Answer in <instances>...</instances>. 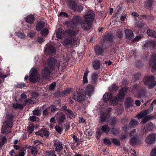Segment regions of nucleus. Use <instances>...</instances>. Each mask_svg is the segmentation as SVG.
Instances as JSON below:
<instances>
[{
  "label": "nucleus",
  "instance_id": "1",
  "mask_svg": "<svg viewBox=\"0 0 156 156\" xmlns=\"http://www.w3.org/2000/svg\"><path fill=\"white\" fill-rule=\"evenodd\" d=\"M13 117V115L12 114L6 116L2 126V133L7 134L11 132V129L12 126Z\"/></svg>",
  "mask_w": 156,
  "mask_h": 156
},
{
  "label": "nucleus",
  "instance_id": "2",
  "mask_svg": "<svg viewBox=\"0 0 156 156\" xmlns=\"http://www.w3.org/2000/svg\"><path fill=\"white\" fill-rule=\"evenodd\" d=\"M127 89L126 88L123 87L119 90L118 94L115 98H111L110 100V104L112 105H116L118 101H122L125 96L126 93L127 92Z\"/></svg>",
  "mask_w": 156,
  "mask_h": 156
},
{
  "label": "nucleus",
  "instance_id": "3",
  "mask_svg": "<svg viewBox=\"0 0 156 156\" xmlns=\"http://www.w3.org/2000/svg\"><path fill=\"white\" fill-rule=\"evenodd\" d=\"M61 62L60 60H56L53 58H49L48 60V64L49 67L51 69H59L60 66Z\"/></svg>",
  "mask_w": 156,
  "mask_h": 156
},
{
  "label": "nucleus",
  "instance_id": "4",
  "mask_svg": "<svg viewBox=\"0 0 156 156\" xmlns=\"http://www.w3.org/2000/svg\"><path fill=\"white\" fill-rule=\"evenodd\" d=\"M154 78L152 75L145 76L144 79V84L148 85L150 88L154 87L156 85V82L154 80Z\"/></svg>",
  "mask_w": 156,
  "mask_h": 156
},
{
  "label": "nucleus",
  "instance_id": "5",
  "mask_svg": "<svg viewBox=\"0 0 156 156\" xmlns=\"http://www.w3.org/2000/svg\"><path fill=\"white\" fill-rule=\"evenodd\" d=\"M29 79L31 82H35L38 80V73L35 68H32L30 71Z\"/></svg>",
  "mask_w": 156,
  "mask_h": 156
},
{
  "label": "nucleus",
  "instance_id": "6",
  "mask_svg": "<svg viewBox=\"0 0 156 156\" xmlns=\"http://www.w3.org/2000/svg\"><path fill=\"white\" fill-rule=\"evenodd\" d=\"M92 21L84 19L81 22L80 25L82 29L85 30H87L92 27Z\"/></svg>",
  "mask_w": 156,
  "mask_h": 156
},
{
  "label": "nucleus",
  "instance_id": "7",
  "mask_svg": "<svg viewBox=\"0 0 156 156\" xmlns=\"http://www.w3.org/2000/svg\"><path fill=\"white\" fill-rule=\"evenodd\" d=\"M73 98L77 101L81 102L84 100L85 96L81 93L77 92L73 94Z\"/></svg>",
  "mask_w": 156,
  "mask_h": 156
},
{
  "label": "nucleus",
  "instance_id": "8",
  "mask_svg": "<svg viewBox=\"0 0 156 156\" xmlns=\"http://www.w3.org/2000/svg\"><path fill=\"white\" fill-rule=\"evenodd\" d=\"M95 16L94 12L92 10H89L83 15V17L84 19L93 22Z\"/></svg>",
  "mask_w": 156,
  "mask_h": 156
},
{
  "label": "nucleus",
  "instance_id": "9",
  "mask_svg": "<svg viewBox=\"0 0 156 156\" xmlns=\"http://www.w3.org/2000/svg\"><path fill=\"white\" fill-rule=\"evenodd\" d=\"M53 142L54 146L55 147V151L58 152H60L63 148L62 142L57 139L54 140Z\"/></svg>",
  "mask_w": 156,
  "mask_h": 156
},
{
  "label": "nucleus",
  "instance_id": "10",
  "mask_svg": "<svg viewBox=\"0 0 156 156\" xmlns=\"http://www.w3.org/2000/svg\"><path fill=\"white\" fill-rule=\"evenodd\" d=\"M53 70L47 67H44L42 69V75L43 77L47 79L49 77L50 75Z\"/></svg>",
  "mask_w": 156,
  "mask_h": 156
},
{
  "label": "nucleus",
  "instance_id": "11",
  "mask_svg": "<svg viewBox=\"0 0 156 156\" xmlns=\"http://www.w3.org/2000/svg\"><path fill=\"white\" fill-rule=\"evenodd\" d=\"M156 140V134L155 133H151L147 136L146 139V142L148 144H153Z\"/></svg>",
  "mask_w": 156,
  "mask_h": 156
},
{
  "label": "nucleus",
  "instance_id": "12",
  "mask_svg": "<svg viewBox=\"0 0 156 156\" xmlns=\"http://www.w3.org/2000/svg\"><path fill=\"white\" fill-rule=\"evenodd\" d=\"M81 17L78 16H74L72 18V22L73 24L75 25H80V23L82 21Z\"/></svg>",
  "mask_w": 156,
  "mask_h": 156
},
{
  "label": "nucleus",
  "instance_id": "13",
  "mask_svg": "<svg viewBox=\"0 0 156 156\" xmlns=\"http://www.w3.org/2000/svg\"><path fill=\"white\" fill-rule=\"evenodd\" d=\"M101 121L102 122H104L106 121L107 118L110 116V110H109L107 111L105 113L102 112L101 114Z\"/></svg>",
  "mask_w": 156,
  "mask_h": 156
},
{
  "label": "nucleus",
  "instance_id": "14",
  "mask_svg": "<svg viewBox=\"0 0 156 156\" xmlns=\"http://www.w3.org/2000/svg\"><path fill=\"white\" fill-rule=\"evenodd\" d=\"M94 88L93 86L90 85H87L85 90V93L88 96H91L94 93Z\"/></svg>",
  "mask_w": 156,
  "mask_h": 156
},
{
  "label": "nucleus",
  "instance_id": "15",
  "mask_svg": "<svg viewBox=\"0 0 156 156\" xmlns=\"http://www.w3.org/2000/svg\"><path fill=\"white\" fill-rule=\"evenodd\" d=\"M153 110V107L151 105L147 109V110L137 115L136 117L138 118H140L141 117H143L146 116V115L149 113L150 112L152 111Z\"/></svg>",
  "mask_w": 156,
  "mask_h": 156
},
{
  "label": "nucleus",
  "instance_id": "16",
  "mask_svg": "<svg viewBox=\"0 0 156 156\" xmlns=\"http://www.w3.org/2000/svg\"><path fill=\"white\" fill-rule=\"evenodd\" d=\"M45 51L46 52L53 54L55 52V50L54 46L48 44L45 48Z\"/></svg>",
  "mask_w": 156,
  "mask_h": 156
},
{
  "label": "nucleus",
  "instance_id": "17",
  "mask_svg": "<svg viewBox=\"0 0 156 156\" xmlns=\"http://www.w3.org/2000/svg\"><path fill=\"white\" fill-rule=\"evenodd\" d=\"M68 5L69 7L73 10H75L76 4L74 0H67Z\"/></svg>",
  "mask_w": 156,
  "mask_h": 156
},
{
  "label": "nucleus",
  "instance_id": "18",
  "mask_svg": "<svg viewBox=\"0 0 156 156\" xmlns=\"http://www.w3.org/2000/svg\"><path fill=\"white\" fill-rule=\"evenodd\" d=\"M56 34L57 38L62 39L65 35L64 32L63 30L59 29L57 31Z\"/></svg>",
  "mask_w": 156,
  "mask_h": 156
},
{
  "label": "nucleus",
  "instance_id": "19",
  "mask_svg": "<svg viewBox=\"0 0 156 156\" xmlns=\"http://www.w3.org/2000/svg\"><path fill=\"white\" fill-rule=\"evenodd\" d=\"M153 127L154 126L152 123L151 122H149L147 124L146 126L145 127L144 130L145 132H148L152 130Z\"/></svg>",
  "mask_w": 156,
  "mask_h": 156
},
{
  "label": "nucleus",
  "instance_id": "20",
  "mask_svg": "<svg viewBox=\"0 0 156 156\" xmlns=\"http://www.w3.org/2000/svg\"><path fill=\"white\" fill-rule=\"evenodd\" d=\"M133 100L132 99L129 97L126 98L125 100V105L127 108L130 107L132 104Z\"/></svg>",
  "mask_w": 156,
  "mask_h": 156
},
{
  "label": "nucleus",
  "instance_id": "21",
  "mask_svg": "<svg viewBox=\"0 0 156 156\" xmlns=\"http://www.w3.org/2000/svg\"><path fill=\"white\" fill-rule=\"evenodd\" d=\"M25 20L29 23H32L34 21V16L33 15H29L25 18Z\"/></svg>",
  "mask_w": 156,
  "mask_h": 156
},
{
  "label": "nucleus",
  "instance_id": "22",
  "mask_svg": "<svg viewBox=\"0 0 156 156\" xmlns=\"http://www.w3.org/2000/svg\"><path fill=\"white\" fill-rule=\"evenodd\" d=\"M94 49L96 54L98 55H100L103 52L102 48L99 46L95 47Z\"/></svg>",
  "mask_w": 156,
  "mask_h": 156
},
{
  "label": "nucleus",
  "instance_id": "23",
  "mask_svg": "<svg viewBox=\"0 0 156 156\" xmlns=\"http://www.w3.org/2000/svg\"><path fill=\"white\" fill-rule=\"evenodd\" d=\"M77 30H74L72 29L68 30L66 31V32L70 36H74L78 34Z\"/></svg>",
  "mask_w": 156,
  "mask_h": 156
},
{
  "label": "nucleus",
  "instance_id": "24",
  "mask_svg": "<svg viewBox=\"0 0 156 156\" xmlns=\"http://www.w3.org/2000/svg\"><path fill=\"white\" fill-rule=\"evenodd\" d=\"M125 32L126 37L127 38L130 39L133 37V33L130 30H126Z\"/></svg>",
  "mask_w": 156,
  "mask_h": 156
},
{
  "label": "nucleus",
  "instance_id": "25",
  "mask_svg": "<svg viewBox=\"0 0 156 156\" xmlns=\"http://www.w3.org/2000/svg\"><path fill=\"white\" fill-rule=\"evenodd\" d=\"M66 119V117L65 115L64 114H62L57 119V122L59 124H62Z\"/></svg>",
  "mask_w": 156,
  "mask_h": 156
},
{
  "label": "nucleus",
  "instance_id": "26",
  "mask_svg": "<svg viewBox=\"0 0 156 156\" xmlns=\"http://www.w3.org/2000/svg\"><path fill=\"white\" fill-rule=\"evenodd\" d=\"M79 44V39L76 37H73L72 39L71 45L73 46L76 47Z\"/></svg>",
  "mask_w": 156,
  "mask_h": 156
},
{
  "label": "nucleus",
  "instance_id": "27",
  "mask_svg": "<svg viewBox=\"0 0 156 156\" xmlns=\"http://www.w3.org/2000/svg\"><path fill=\"white\" fill-rule=\"evenodd\" d=\"M101 130L103 132L107 134L110 130V128L107 125H104L101 128Z\"/></svg>",
  "mask_w": 156,
  "mask_h": 156
},
{
  "label": "nucleus",
  "instance_id": "28",
  "mask_svg": "<svg viewBox=\"0 0 156 156\" xmlns=\"http://www.w3.org/2000/svg\"><path fill=\"white\" fill-rule=\"evenodd\" d=\"M112 95L110 93H106L103 96V99L105 101H107L112 98Z\"/></svg>",
  "mask_w": 156,
  "mask_h": 156
},
{
  "label": "nucleus",
  "instance_id": "29",
  "mask_svg": "<svg viewBox=\"0 0 156 156\" xmlns=\"http://www.w3.org/2000/svg\"><path fill=\"white\" fill-rule=\"evenodd\" d=\"M45 26V23L43 22L38 23L36 27V29L38 31H40Z\"/></svg>",
  "mask_w": 156,
  "mask_h": 156
},
{
  "label": "nucleus",
  "instance_id": "30",
  "mask_svg": "<svg viewBox=\"0 0 156 156\" xmlns=\"http://www.w3.org/2000/svg\"><path fill=\"white\" fill-rule=\"evenodd\" d=\"M143 118V119L141 121V123H146L148 121H149L150 119H152L153 118L151 116H150V115H146L144 117H141L140 118Z\"/></svg>",
  "mask_w": 156,
  "mask_h": 156
},
{
  "label": "nucleus",
  "instance_id": "31",
  "mask_svg": "<svg viewBox=\"0 0 156 156\" xmlns=\"http://www.w3.org/2000/svg\"><path fill=\"white\" fill-rule=\"evenodd\" d=\"M138 123V122L136 119L132 120L129 123L130 127H134L136 126Z\"/></svg>",
  "mask_w": 156,
  "mask_h": 156
},
{
  "label": "nucleus",
  "instance_id": "32",
  "mask_svg": "<svg viewBox=\"0 0 156 156\" xmlns=\"http://www.w3.org/2000/svg\"><path fill=\"white\" fill-rule=\"evenodd\" d=\"M147 34L151 37H156V32L152 30L148 29L147 32Z\"/></svg>",
  "mask_w": 156,
  "mask_h": 156
},
{
  "label": "nucleus",
  "instance_id": "33",
  "mask_svg": "<svg viewBox=\"0 0 156 156\" xmlns=\"http://www.w3.org/2000/svg\"><path fill=\"white\" fill-rule=\"evenodd\" d=\"M12 107L15 109L19 108L20 109H22L23 108L22 105L17 103H13L12 104Z\"/></svg>",
  "mask_w": 156,
  "mask_h": 156
},
{
  "label": "nucleus",
  "instance_id": "34",
  "mask_svg": "<svg viewBox=\"0 0 156 156\" xmlns=\"http://www.w3.org/2000/svg\"><path fill=\"white\" fill-rule=\"evenodd\" d=\"M152 0H148L145 2L144 6L145 8H149L151 7L152 3Z\"/></svg>",
  "mask_w": 156,
  "mask_h": 156
},
{
  "label": "nucleus",
  "instance_id": "35",
  "mask_svg": "<svg viewBox=\"0 0 156 156\" xmlns=\"http://www.w3.org/2000/svg\"><path fill=\"white\" fill-rule=\"evenodd\" d=\"M100 63L97 60H95L93 62V66L95 69H97L99 68Z\"/></svg>",
  "mask_w": 156,
  "mask_h": 156
},
{
  "label": "nucleus",
  "instance_id": "36",
  "mask_svg": "<svg viewBox=\"0 0 156 156\" xmlns=\"http://www.w3.org/2000/svg\"><path fill=\"white\" fill-rule=\"evenodd\" d=\"M145 89H144L141 91L140 90L139 91L137 94H136L135 96L137 98H140L142 96L144 95V93L145 92Z\"/></svg>",
  "mask_w": 156,
  "mask_h": 156
},
{
  "label": "nucleus",
  "instance_id": "37",
  "mask_svg": "<svg viewBox=\"0 0 156 156\" xmlns=\"http://www.w3.org/2000/svg\"><path fill=\"white\" fill-rule=\"evenodd\" d=\"M88 73V71H87L83 74V83H86L87 82V76Z\"/></svg>",
  "mask_w": 156,
  "mask_h": 156
},
{
  "label": "nucleus",
  "instance_id": "38",
  "mask_svg": "<svg viewBox=\"0 0 156 156\" xmlns=\"http://www.w3.org/2000/svg\"><path fill=\"white\" fill-rule=\"evenodd\" d=\"M55 154V151L52 150L47 151L44 153L45 155L46 156H53Z\"/></svg>",
  "mask_w": 156,
  "mask_h": 156
},
{
  "label": "nucleus",
  "instance_id": "39",
  "mask_svg": "<svg viewBox=\"0 0 156 156\" xmlns=\"http://www.w3.org/2000/svg\"><path fill=\"white\" fill-rule=\"evenodd\" d=\"M30 150L31 153L33 156H35L37 153V148L35 147H31Z\"/></svg>",
  "mask_w": 156,
  "mask_h": 156
},
{
  "label": "nucleus",
  "instance_id": "40",
  "mask_svg": "<svg viewBox=\"0 0 156 156\" xmlns=\"http://www.w3.org/2000/svg\"><path fill=\"white\" fill-rule=\"evenodd\" d=\"M34 101L33 100H31L30 99H27L25 100L23 103V105H29L32 103H34Z\"/></svg>",
  "mask_w": 156,
  "mask_h": 156
},
{
  "label": "nucleus",
  "instance_id": "41",
  "mask_svg": "<svg viewBox=\"0 0 156 156\" xmlns=\"http://www.w3.org/2000/svg\"><path fill=\"white\" fill-rule=\"evenodd\" d=\"M41 132H42L41 133H42V137H43L44 136H48L49 135V133L48 131L44 129H41Z\"/></svg>",
  "mask_w": 156,
  "mask_h": 156
},
{
  "label": "nucleus",
  "instance_id": "42",
  "mask_svg": "<svg viewBox=\"0 0 156 156\" xmlns=\"http://www.w3.org/2000/svg\"><path fill=\"white\" fill-rule=\"evenodd\" d=\"M151 61H156V53L152 54L151 56V61L150 62L149 64L150 65H152V64L151 62Z\"/></svg>",
  "mask_w": 156,
  "mask_h": 156
},
{
  "label": "nucleus",
  "instance_id": "43",
  "mask_svg": "<svg viewBox=\"0 0 156 156\" xmlns=\"http://www.w3.org/2000/svg\"><path fill=\"white\" fill-rule=\"evenodd\" d=\"M118 89V87L116 85L113 84L110 87L109 90L110 91H113L116 90Z\"/></svg>",
  "mask_w": 156,
  "mask_h": 156
},
{
  "label": "nucleus",
  "instance_id": "44",
  "mask_svg": "<svg viewBox=\"0 0 156 156\" xmlns=\"http://www.w3.org/2000/svg\"><path fill=\"white\" fill-rule=\"evenodd\" d=\"M48 33V31L46 28H44L41 32V34L43 36H45L47 35Z\"/></svg>",
  "mask_w": 156,
  "mask_h": 156
},
{
  "label": "nucleus",
  "instance_id": "45",
  "mask_svg": "<svg viewBox=\"0 0 156 156\" xmlns=\"http://www.w3.org/2000/svg\"><path fill=\"white\" fill-rule=\"evenodd\" d=\"M67 112L69 114L71 115L73 117L75 118L76 117L77 114L75 113L72 112V111L69 109L67 110Z\"/></svg>",
  "mask_w": 156,
  "mask_h": 156
},
{
  "label": "nucleus",
  "instance_id": "46",
  "mask_svg": "<svg viewBox=\"0 0 156 156\" xmlns=\"http://www.w3.org/2000/svg\"><path fill=\"white\" fill-rule=\"evenodd\" d=\"M34 130V127L32 125H30L27 127V130L30 134H31Z\"/></svg>",
  "mask_w": 156,
  "mask_h": 156
},
{
  "label": "nucleus",
  "instance_id": "47",
  "mask_svg": "<svg viewBox=\"0 0 156 156\" xmlns=\"http://www.w3.org/2000/svg\"><path fill=\"white\" fill-rule=\"evenodd\" d=\"M78 12H81L82 11L83 9V7L82 5L77 6L76 5V9Z\"/></svg>",
  "mask_w": 156,
  "mask_h": 156
},
{
  "label": "nucleus",
  "instance_id": "48",
  "mask_svg": "<svg viewBox=\"0 0 156 156\" xmlns=\"http://www.w3.org/2000/svg\"><path fill=\"white\" fill-rule=\"evenodd\" d=\"M73 38L66 39L64 41V43L66 44H70L72 43Z\"/></svg>",
  "mask_w": 156,
  "mask_h": 156
},
{
  "label": "nucleus",
  "instance_id": "49",
  "mask_svg": "<svg viewBox=\"0 0 156 156\" xmlns=\"http://www.w3.org/2000/svg\"><path fill=\"white\" fill-rule=\"evenodd\" d=\"M113 36L111 34H108L106 37V39L107 40L109 41H111L113 38Z\"/></svg>",
  "mask_w": 156,
  "mask_h": 156
},
{
  "label": "nucleus",
  "instance_id": "50",
  "mask_svg": "<svg viewBox=\"0 0 156 156\" xmlns=\"http://www.w3.org/2000/svg\"><path fill=\"white\" fill-rule=\"evenodd\" d=\"M110 123L111 125H114L118 123V122L115 119H111Z\"/></svg>",
  "mask_w": 156,
  "mask_h": 156
},
{
  "label": "nucleus",
  "instance_id": "51",
  "mask_svg": "<svg viewBox=\"0 0 156 156\" xmlns=\"http://www.w3.org/2000/svg\"><path fill=\"white\" fill-rule=\"evenodd\" d=\"M112 142L115 144L117 145H119L120 144V143L119 140L116 139H113L112 140Z\"/></svg>",
  "mask_w": 156,
  "mask_h": 156
},
{
  "label": "nucleus",
  "instance_id": "52",
  "mask_svg": "<svg viewBox=\"0 0 156 156\" xmlns=\"http://www.w3.org/2000/svg\"><path fill=\"white\" fill-rule=\"evenodd\" d=\"M56 86V83L54 82L51 83L49 87V89L50 90H52L54 89Z\"/></svg>",
  "mask_w": 156,
  "mask_h": 156
},
{
  "label": "nucleus",
  "instance_id": "53",
  "mask_svg": "<svg viewBox=\"0 0 156 156\" xmlns=\"http://www.w3.org/2000/svg\"><path fill=\"white\" fill-rule=\"evenodd\" d=\"M96 133L97 138L98 140L102 133L101 132L100 129H98Z\"/></svg>",
  "mask_w": 156,
  "mask_h": 156
},
{
  "label": "nucleus",
  "instance_id": "54",
  "mask_svg": "<svg viewBox=\"0 0 156 156\" xmlns=\"http://www.w3.org/2000/svg\"><path fill=\"white\" fill-rule=\"evenodd\" d=\"M25 86V84L24 83H18L16 87L19 88H21Z\"/></svg>",
  "mask_w": 156,
  "mask_h": 156
},
{
  "label": "nucleus",
  "instance_id": "55",
  "mask_svg": "<svg viewBox=\"0 0 156 156\" xmlns=\"http://www.w3.org/2000/svg\"><path fill=\"white\" fill-rule=\"evenodd\" d=\"M151 156H156V148L152 149L151 151Z\"/></svg>",
  "mask_w": 156,
  "mask_h": 156
},
{
  "label": "nucleus",
  "instance_id": "56",
  "mask_svg": "<svg viewBox=\"0 0 156 156\" xmlns=\"http://www.w3.org/2000/svg\"><path fill=\"white\" fill-rule=\"evenodd\" d=\"M35 35V34L33 31H30L27 34V36L30 37H34Z\"/></svg>",
  "mask_w": 156,
  "mask_h": 156
},
{
  "label": "nucleus",
  "instance_id": "57",
  "mask_svg": "<svg viewBox=\"0 0 156 156\" xmlns=\"http://www.w3.org/2000/svg\"><path fill=\"white\" fill-rule=\"evenodd\" d=\"M137 141V139L135 137H133L132 138L130 141V143L132 144H133L135 143H136Z\"/></svg>",
  "mask_w": 156,
  "mask_h": 156
},
{
  "label": "nucleus",
  "instance_id": "58",
  "mask_svg": "<svg viewBox=\"0 0 156 156\" xmlns=\"http://www.w3.org/2000/svg\"><path fill=\"white\" fill-rule=\"evenodd\" d=\"M17 35L20 38H25L24 35L21 32H18L17 34Z\"/></svg>",
  "mask_w": 156,
  "mask_h": 156
},
{
  "label": "nucleus",
  "instance_id": "59",
  "mask_svg": "<svg viewBox=\"0 0 156 156\" xmlns=\"http://www.w3.org/2000/svg\"><path fill=\"white\" fill-rule=\"evenodd\" d=\"M51 113H54L56 111V108L54 105H51Z\"/></svg>",
  "mask_w": 156,
  "mask_h": 156
},
{
  "label": "nucleus",
  "instance_id": "60",
  "mask_svg": "<svg viewBox=\"0 0 156 156\" xmlns=\"http://www.w3.org/2000/svg\"><path fill=\"white\" fill-rule=\"evenodd\" d=\"M103 141L104 144H106L110 145L111 144V142L108 139L105 138L104 140Z\"/></svg>",
  "mask_w": 156,
  "mask_h": 156
},
{
  "label": "nucleus",
  "instance_id": "61",
  "mask_svg": "<svg viewBox=\"0 0 156 156\" xmlns=\"http://www.w3.org/2000/svg\"><path fill=\"white\" fill-rule=\"evenodd\" d=\"M40 111L38 109L35 110L33 111V113L34 115H40Z\"/></svg>",
  "mask_w": 156,
  "mask_h": 156
},
{
  "label": "nucleus",
  "instance_id": "62",
  "mask_svg": "<svg viewBox=\"0 0 156 156\" xmlns=\"http://www.w3.org/2000/svg\"><path fill=\"white\" fill-rule=\"evenodd\" d=\"M55 130L59 133H60L62 132V130L61 128L59 126H56L55 127Z\"/></svg>",
  "mask_w": 156,
  "mask_h": 156
},
{
  "label": "nucleus",
  "instance_id": "63",
  "mask_svg": "<svg viewBox=\"0 0 156 156\" xmlns=\"http://www.w3.org/2000/svg\"><path fill=\"white\" fill-rule=\"evenodd\" d=\"M38 96V94L36 92H33L31 94L32 97L34 98H36Z\"/></svg>",
  "mask_w": 156,
  "mask_h": 156
},
{
  "label": "nucleus",
  "instance_id": "64",
  "mask_svg": "<svg viewBox=\"0 0 156 156\" xmlns=\"http://www.w3.org/2000/svg\"><path fill=\"white\" fill-rule=\"evenodd\" d=\"M151 70L153 72L156 71V63H154L153 65H152Z\"/></svg>",
  "mask_w": 156,
  "mask_h": 156
}]
</instances>
